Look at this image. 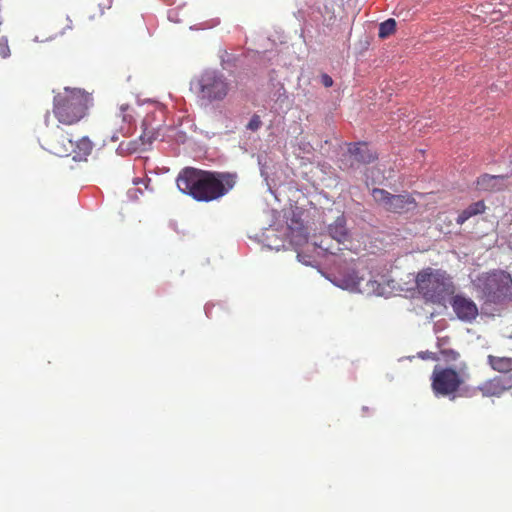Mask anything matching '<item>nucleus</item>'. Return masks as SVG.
I'll return each mask as SVG.
<instances>
[{
	"mask_svg": "<svg viewBox=\"0 0 512 512\" xmlns=\"http://www.w3.org/2000/svg\"><path fill=\"white\" fill-rule=\"evenodd\" d=\"M395 28L396 21L390 18L380 24L378 35L380 38H386L395 31Z\"/></svg>",
	"mask_w": 512,
	"mask_h": 512,
	"instance_id": "20",
	"label": "nucleus"
},
{
	"mask_svg": "<svg viewBox=\"0 0 512 512\" xmlns=\"http://www.w3.org/2000/svg\"><path fill=\"white\" fill-rule=\"evenodd\" d=\"M486 209L485 203L483 201H478L469 205L466 209H464L457 217V224H464L470 217L482 214Z\"/></svg>",
	"mask_w": 512,
	"mask_h": 512,
	"instance_id": "17",
	"label": "nucleus"
},
{
	"mask_svg": "<svg viewBox=\"0 0 512 512\" xmlns=\"http://www.w3.org/2000/svg\"><path fill=\"white\" fill-rule=\"evenodd\" d=\"M372 196L386 211L393 213H404L417 205L410 194L393 195L384 189L375 188L372 190Z\"/></svg>",
	"mask_w": 512,
	"mask_h": 512,
	"instance_id": "7",
	"label": "nucleus"
},
{
	"mask_svg": "<svg viewBox=\"0 0 512 512\" xmlns=\"http://www.w3.org/2000/svg\"><path fill=\"white\" fill-rule=\"evenodd\" d=\"M510 387L511 384L509 379L497 376L483 382L476 387V390L481 392L482 396L484 397H493L500 396Z\"/></svg>",
	"mask_w": 512,
	"mask_h": 512,
	"instance_id": "12",
	"label": "nucleus"
},
{
	"mask_svg": "<svg viewBox=\"0 0 512 512\" xmlns=\"http://www.w3.org/2000/svg\"><path fill=\"white\" fill-rule=\"evenodd\" d=\"M140 139L142 140L143 143H151L154 139V136L153 135H148L146 132H144L141 136H140Z\"/></svg>",
	"mask_w": 512,
	"mask_h": 512,
	"instance_id": "24",
	"label": "nucleus"
},
{
	"mask_svg": "<svg viewBox=\"0 0 512 512\" xmlns=\"http://www.w3.org/2000/svg\"><path fill=\"white\" fill-rule=\"evenodd\" d=\"M468 376V366L461 362L458 369L436 365L431 374V389L436 397L454 399Z\"/></svg>",
	"mask_w": 512,
	"mask_h": 512,
	"instance_id": "4",
	"label": "nucleus"
},
{
	"mask_svg": "<svg viewBox=\"0 0 512 512\" xmlns=\"http://www.w3.org/2000/svg\"><path fill=\"white\" fill-rule=\"evenodd\" d=\"M262 125V121L259 115H253L248 122L246 128L251 131H257Z\"/></svg>",
	"mask_w": 512,
	"mask_h": 512,
	"instance_id": "22",
	"label": "nucleus"
},
{
	"mask_svg": "<svg viewBox=\"0 0 512 512\" xmlns=\"http://www.w3.org/2000/svg\"><path fill=\"white\" fill-rule=\"evenodd\" d=\"M445 341L446 340L444 338L438 340V347L440 349L439 352H440L442 359L446 363L458 362L460 359V353L454 349L443 347Z\"/></svg>",
	"mask_w": 512,
	"mask_h": 512,
	"instance_id": "19",
	"label": "nucleus"
},
{
	"mask_svg": "<svg viewBox=\"0 0 512 512\" xmlns=\"http://www.w3.org/2000/svg\"><path fill=\"white\" fill-rule=\"evenodd\" d=\"M9 47L7 45H4L0 48V55L3 57V58H6L7 56H9Z\"/></svg>",
	"mask_w": 512,
	"mask_h": 512,
	"instance_id": "25",
	"label": "nucleus"
},
{
	"mask_svg": "<svg viewBox=\"0 0 512 512\" xmlns=\"http://www.w3.org/2000/svg\"><path fill=\"white\" fill-rule=\"evenodd\" d=\"M92 103L90 94L81 89L65 88L53 101V113L64 125H73L83 119Z\"/></svg>",
	"mask_w": 512,
	"mask_h": 512,
	"instance_id": "3",
	"label": "nucleus"
},
{
	"mask_svg": "<svg viewBox=\"0 0 512 512\" xmlns=\"http://www.w3.org/2000/svg\"><path fill=\"white\" fill-rule=\"evenodd\" d=\"M348 151L357 162L362 164H369L377 159V155L364 142L350 144Z\"/></svg>",
	"mask_w": 512,
	"mask_h": 512,
	"instance_id": "14",
	"label": "nucleus"
},
{
	"mask_svg": "<svg viewBox=\"0 0 512 512\" xmlns=\"http://www.w3.org/2000/svg\"><path fill=\"white\" fill-rule=\"evenodd\" d=\"M363 280V276L359 275V272L352 268L341 271L335 276V284L343 289L360 291V284Z\"/></svg>",
	"mask_w": 512,
	"mask_h": 512,
	"instance_id": "13",
	"label": "nucleus"
},
{
	"mask_svg": "<svg viewBox=\"0 0 512 512\" xmlns=\"http://www.w3.org/2000/svg\"><path fill=\"white\" fill-rule=\"evenodd\" d=\"M322 16L324 18V21L327 22V24H330L335 20L336 15L334 12V5L332 3L324 5V10L322 12Z\"/></svg>",
	"mask_w": 512,
	"mask_h": 512,
	"instance_id": "21",
	"label": "nucleus"
},
{
	"mask_svg": "<svg viewBox=\"0 0 512 512\" xmlns=\"http://www.w3.org/2000/svg\"><path fill=\"white\" fill-rule=\"evenodd\" d=\"M134 118L129 105H121L109 119L111 140L116 142L120 137H127L132 133Z\"/></svg>",
	"mask_w": 512,
	"mask_h": 512,
	"instance_id": "8",
	"label": "nucleus"
},
{
	"mask_svg": "<svg viewBox=\"0 0 512 512\" xmlns=\"http://www.w3.org/2000/svg\"><path fill=\"white\" fill-rule=\"evenodd\" d=\"M450 298V304L458 319L471 323L477 318L478 307L472 299L462 294H453Z\"/></svg>",
	"mask_w": 512,
	"mask_h": 512,
	"instance_id": "10",
	"label": "nucleus"
},
{
	"mask_svg": "<svg viewBox=\"0 0 512 512\" xmlns=\"http://www.w3.org/2000/svg\"><path fill=\"white\" fill-rule=\"evenodd\" d=\"M488 363L493 370L501 373H509L512 371V357L488 356Z\"/></svg>",
	"mask_w": 512,
	"mask_h": 512,
	"instance_id": "18",
	"label": "nucleus"
},
{
	"mask_svg": "<svg viewBox=\"0 0 512 512\" xmlns=\"http://www.w3.org/2000/svg\"><path fill=\"white\" fill-rule=\"evenodd\" d=\"M93 150L92 141L84 136L77 141L73 140L72 151L70 156L74 161L86 160Z\"/></svg>",
	"mask_w": 512,
	"mask_h": 512,
	"instance_id": "15",
	"label": "nucleus"
},
{
	"mask_svg": "<svg viewBox=\"0 0 512 512\" xmlns=\"http://www.w3.org/2000/svg\"><path fill=\"white\" fill-rule=\"evenodd\" d=\"M237 174L186 167L178 174V189L198 202H211L228 194L237 182Z\"/></svg>",
	"mask_w": 512,
	"mask_h": 512,
	"instance_id": "1",
	"label": "nucleus"
},
{
	"mask_svg": "<svg viewBox=\"0 0 512 512\" xmlns=\"http://www.w3.org/2000/svg\"><path fill=\"white\" fill-rule=\"evenodd\" d=\"M487 301L498 304L512 300V278L505 271H495L488 274L482 287Z\"/></svg>",
	"mask_w": 512,
	"mask_h": 512,
	"instance_id": "6",
	"label": "nucleus"
},
{
	"mask_svg": "<svg viewBox=\"0 0 512 512\" xmlns=\"http://www.w3.org/2000/svg\"><path fill=\"white\" fill-rule=\"evenodd\" d=\"M328 233L339 243H345L349 240L350 234L346 227V219L343 215L338 216L336 220L328 226Z\"/></svg>",
	"mask_w": 512,
	"mask_h": 512,
	"instance_id": "16",
	"label": "nucleus"
},
{
	"mask_svg": "<svg viewBox=\"0 0 512 512\" xmlns=\"http://www.w3.org/2000/svg\"><path fill=\"white\" fill-rule=\"evenodd\" d=\"M229 90L228 80L217 71H205L195 82L198 98L206 104L223 101Z\"/></svg>",
	"mask_w": 512,
	"mask_h": 512,
	"instance_id": "5",
	"label": "nucleus"
},
{
	"mask_svg": "<svg viewBox=\"0 0 512 512\" xmlns=\"http://www.w3.org/2000/svg\"><path fill=\"white\" fill-rule=\"evenodd\" d=\"M321 83L325 87H331L333 85V79L328 74L321 75Z\"/></svg>",
	"mask_w": 512,
	"mask_h": 512,
	"instance_id": "23",
	"label": "nucleus"
},
{
	"mask_svg": "<svg viewBox=\"0 0 512 512\" xmlns=\"http://www.w3.org/2000/svg\"><path fill=\"white\" fill-rule=\"evenodd\" d=\"M72 146L73 139L71 135L60 127L46 136L42 145L45 150L58 157L70 156Z\"/></svg>",
	"mask_w": 512,
	"mask_h": 512,
	"instance_id": "9",
	"label": "nucleus"
},
{
	"mask_svg": "<svg viewBox=\"0 0 512 512\" xmlns=\"http://www.w3.org/2000/svg\"><path fill=\"white\" fill-rule=\"evenodd\" d=\"M415 285L423 299L435 305L444 306L456 291L452 276L443 269L426 267L415 277Z\"/></svg>",
	"mask_w": 512,
	"mask_h": 512,
	"instance_id": "2",
	"label": "nucleus"
},
{
	"mask_svg": "<svg viewBox=\"0 0 512 512\" xmlns=\"http://www.w3.org/2000/svg\"><path fill=\"white\" fill-rule=\"evenodd\" d=\"M508 175L483 174L477 178V188L484 192H500L509 187Z\"/></svg>",
	"mask_w": 512,
	"mask_h": 512,
	"instance_id": "11",
	"label": "nucleus"
}]
</instances>
